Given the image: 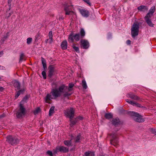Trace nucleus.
<instances>
[{"label": "nucleus", "instance_id": "f257e3e1", "mask_svg": "<svg viewBox=\"0 0 156 156\" xmlns=\"http://www.w3.org/2000/svg\"><path fill=\"white\" fill-rule=\"evenodd\" d=\"M61 94L57 89H53L51 92L48 94L45 98V100L47 101L51 99H55L61 96Z\"/></svg>", "mask_w": 156, "mask_h": 156}, {"label": "nucleus", "instance_id": "f03ea898", "mask_svg": "<svg viewBox=\"0 0 156 156\" xmlns=\"http://www.w3.org/2000/svg\"><path fill=\"white\" fill-rule=\"evenodd\" d=\"M127 114L131 116L132 118L135 121L137 122H142L144 121L142 116L138 113L133 111H129L127 112Z\"/></svg>", "mask_w": 156, "mask_h": 156}, {"label": "nucleus", "instance_id": "7ed1b4c3", "mask_svg": "<svg viewBox=\"0 0 156 156\" xmlns=\"http://www.w3.org/2000/svg\"><path fill=\"white\" fill-rule=\"evenodd\" d=\"M139 23H135L133 24L131 29V33L132 37L134 38L138 35L139 31Z\"/></svg>", "mask_w": 156, "mask_h": 156}, {"label": "nucleus", "instance_id": "20e7f679", "mask_svg": "<svg viewBox=\"0 0 156 156\" xmlns=\"http://www.w3.org/2000/svg\"><path fill=\"white\" fill-rule=\"evenodd\" d=\"M7 141L11 145H14L19 143V140L16 136H9L7 137Z\"/></svg>", "mask_w": 156, "mask_h": 156}, {"label": "nucleus", "instance_id": "39448f33", "mask_svg": "<svg viewBox=\"0 0 156 156\" xmlns=\"http://www.w3.org/2000/svg\"><path fill=\"white\" fill-rule=\"evenodd\" d=\"M80 38H81L80 34H74L72 33L69 35L68 41L69 42L73 43L74 42V40L76 41H78L80 40Z\"/></svg>", "mask_w": 156, "mask_h": 156}, {"label": "nucleus", "instance_id": "423d86ee", "mask_svg": "<svg viewBox=\"0 0 156 156\" xmlns=\"http://www.w3.org/2000/svg\"><path fill=\"white\" fill-rule=\"evenodd\" d=\"M26 113V109L23 107V105L20 104V108L16 113V117L20 119L24 116Z\"/></svg>", "mask_w": 156, "mask_h": 156}, {"label": "nucleus", "instance_id": "0eeeda50", "mask_svg": "<svg viewBox=\"0 0 156 156\" xmlns=\"http://www.w3.org/2000/svg\"><path fill=\"white\" fill-rule=\"evenodd\" d=\"M110 136L112 137V139L110 140L111 144L116 146L119 142L117 134L115 133H113L110 134Z\"/></svg>", "mask_w": 156, "mask_h": 156}, {"label": "nucleus", "instance_id": "6e6552de", "mask_svg": "<svg viewBox=\"0 0 156 156\" xmlns=\"http://www.w3.org/2000/svg\"><path fill=\"white\" fill-rule=\"evenodd\" d=\"M74 110L73 108L68 109L65 111L64 113L66 116L69 117L70 119H73L74 116Z\"/></svg>", "mask_w": 156, "mask_h": 156}, {"label": "nucleus", "instance_id": "1a4fd4ad", "mask_svg": "<svg viewBox=\"0 0 156 156\" xmlns=\"http://www.w3.org/2000/svg\"><path fill=\"white\" fill-rule=\"evenodd\" d=\"M48 76L51 78L54 75L55 71V66L53 65H50L48 67Z\"/></svg>", "mask_w": 156, "mask_h": 156}, {"label": "nucleus", "instance_id": "9d476101", "mask_svg": "<svg viewBox=\"0 0 156 156\" xmlns=\"http://www.w3.org/2000/svg\"><path fill=\"white\" fill-rule=\"evenodd\" d=\"M80 42L81 47L83 48L87 49L89 47V43L87 40L85 39H82L81 40Z\"/></svg>", "mask_w": 156, "mask_h": 156}, {"label": "nucleus", "instance_id": "9b49d317", "mask_svg": "<svg viewBox=\"0 0 156 156\" xmlns=\"http://www.w3.org/2000/svg\"><path fill=\"white\" fill-rule=\"evenodd\" d=\"M60 151L63 153H67L69 151V148L64 146H59L56 148L55 153Z\"/></svg>", "mask_w": 156, "mask_h": 156}, {"label": "nucleus", "instance_id": "f8f14e48", "mask_svg": "<svg viewBox=\"0 0 156 156\" xmlns=\"http://www.w3.org/2000/svg\"><path fill=\"white\" fill-rule=\"evenodd\" d=\"M67 89L68 86L62 84L59 87L58 90L61 94V93H64L66 90H68Z\"/></svg>", "mask_w": 156, "mask_h": 156}, {"label": "nucleus", "instance_id": "ddd939ff", "mask_svg": "<svg viewBox=\"0 0 156 156\" xmlns=\"http://www.w3.org/2000/svg\"><path fill=\"white\" fill-rule=\"evenodd\" d=\"M127 97L134 100H138L140 99V98L137 96L135 95L133 93L130 92L127 94Z\"/></svg>", "mask_w": 156, "mask_h": 156}, {"label": "nucleus", "instance_id": "4468645a", "mask_svg": "<svg viewBox=\"0 0 156 156\" xmlns=\"http://www.w3.org/2000/svg\"><path fill=\"white\" fill-rule=\"evenodd\" d=\"M126 101L128 103L131 104L133 106L140 108H142L143 107V106H141L140 104L137 103L133 101H131L128 99H126Z\"/></svg>", "mask_w": 156, "mask_h": 156}, {"label": "nucleus", "instance_id": "2eb2a0df", "mask_svg": "<svg viewBox=\"0 0 156 156\" xmlns=\"http://www.w3.org/2000/svg\"><path fill=\"white\" fill-rule=\"evenodd\" d=\"M112 124L115 126H117L122 124L121 122L119 119L117 117L116 118L113 119L112 121Z\"/></svg>", "mask_w": 156, "mask_h": 156}, {"label": "nucleus", "instance_id": "dca6fc26", "mask_svg": "<svg viewBox=\"0 0 156 156\" xmlns=\"http://www.w3.org/2000/svg\"><path fill=\"white\" fill-rule=\"evenodd\" d=\"M151 17H149V16H145L144 19L147 23L149 26L153 27L154 24L152 23L151 19Z\"/></svg>", "mask_w": 156, "mask_h": 156}, {"label": "nucleus", "instance_id": "f3484780", "mask_svg": "<svg viewBox=\"0 0 156 156\" xmlns=\"http://www.w3.org/2000/svg\"><path fill=\"white\" fill-rule=\"evenodd\" d=\"M137 9L140 11L145 12L147 11L148 8L146 6L141 5L137 7Z\"/></svg>", "mask_w": 156, "mask_h": 156}, {"label": "nucleus", "instance_id": "a211bd4d", "mask_svg": "<svg viewBox=\"0 0 156 156\" xmlns=\"http://www.w3.org/2000/svg\"><path fill=\"white\" fill-rule=\"evenodd\" d=\"M155 10L154 6L152 7L149 10V12L146 14V16H149V17H152L153 14Z\"/></svg>", "mask_w": 156, "mask_h": 156}, {"label": "nucleus", "instance_id": "6ab92c4d", "mask_svg": "<svg viewBox=\"0 0 156 156\" xmlns=\"http://www.w3.org/2000/svg\"><path fill=\"white\" fill-rule=\"evenodd\" d=\"M80 12L81 15L84 17H87L90 15V13L88 10L85 9L80 10Z\"/></svg>", "mask_w": 156, "mask_h": 156}, {"label": "nucleus", "instance_id": "aec40b11", "mask_svg": "<svg viewBox=\"0 0 156 156\" xmlns=\"http://www.w3.org/2000/svg\"><path fill=\"white\" fill-rule=\"evenodd\" d=\"M67 42L66 40L62 41L61 44V47L63 50H66L67 48Z\"/></svg>", "mask_w": 156, "mask_h": 156}, {"label": "nucleus", "instance_id": "412c9836", "mask_svg": "<svg viewBox=\"0 0 156 156\" xmlns=\"http://www.w3.org/2000/svg\"><path fill=\"white\" fill-rule=\"evenodd\" d=\"M13 85L16 87L17 88L18 90H20V82L16 80H15L14 81Z\"/></svg>", "mask_w": 156, "mask_h": 156}, {"label": "nucleus", "instance_id": "4be33fe9", "mask_svg": "<svg viewBox=\"0 0 156 156\" xmlns=\"http://www.w3.org/2000/svg\"><path fill=\"white\" fill-rule=\"evenodd\" d=\"M41 62L43 65V67L44 70H45L47 69V66L45 60L43 57L41 58Z\"/></svg>", "mask_w": 156, "mask_h": 156}, {"label": "nucleus", "instance_id": "5701e85b", "mask_svg": "<svg viewBox=\"0 0 156 156\" xmlns=\"http://www.w3.org/2000/svg\"><path fill=\"white\" fill-rule=\"evenodd\" d=\"M64 144L68 147L72 146L73 144L72 143L71 140H66L64 141Z\"/></svg>", "mask_w": 156, "mask_h": 156}, {"label": "nucleus", "instance_id": "b1692460", "mask_svg": "<svg viewBox=\"0 0 156 156\" xmlns=\"http://www.w3.org/2000/svg\"><path fill=\"white\" fill-rule=\"evenodd\" d=\"M80 38H83L85 35V32L83 28H81L80 32Z\"/></svg>", "mask_w": 156, "mask_h": 156}, {"label": "nucleus", "instance_id": "393cba45", "mask_svg": "<svg viewBox=\"0 0 156 156\" xmlns=\"http://www.w3.org/2000/svg\"><path fill=\"white\" fill-rule=\"evenodd\" d=\"M70 91L66 90L65 93H63V96L64 98H68L69 96H70L72 94L69 92Z\"/></svg>", "mask_w": 156, "mask_h": 156}, {"label": "nucleus", "instance_id": "a878e982", "mask_svg": "<svg viewBox=\"0 0 156 156\" xmlns=\"http://www.w3.org/2000/svg\"><path fill=\"white\" fill-rule=\"evenodd\" d=\"M77 121L78 120H77V119L76 118L74 119H70V126L72 127L73 126L77 123Z\"/></svg>", "mask_w": 156, "mask_h": 156}, {"label": "nucleus", "instance_id": "bb28decb", "mask_svg": "<svg viewBox=\"0 0 156 156\" xmlns=\"http://www.w3.org/2000/svg\"><path fill=\"white\" fill-rule=\"evenodd\" d=\"M105 117L106 119H109L113 117V115L111 113H106L105 114Z\"/></svg>", "mask_w": 156, "mask_h": 156}, {"label": "nucleus", "instance_id": "cd10ccee", "mask_svg": "<svg viewBox=\"0 0 156 156\" xmlns=\"http://www.w3.org/2000/svg\"><path fill=\"white\" fill-rule=\"evenodd\" d=\"M48 36L49 37V39H50L49 41V43L50 44H51L52 41V32L51 31H50L48 34Z\"/></svg>", "mask_w": 156, "mask_h": 156}, {"label": "nucleus", "instance_id": "c85d7f7f", "mask_svg": "<svg viewBox=\"0 0 156 156\" xmlns=\"http://www.w3.org/2000/svg\"><path fill=\"white\" fill-rule=\"evenodd\" d=\"M25 55L24 53H21L20 56V59L19 62L20 63L22 62L23 60H25L24 59Z\"/></svg>", "mask_w": 156, "mask_h": 156}, {"label": "nucleus", "instance_id": "c756f323", "mask_svg": "<svg viewBox=\"0 0 156 156\" xmlns=\"http://www.w3.org/2000/svg\"><path fill=\"white\" fill-rule=\"evenodd\" d=\"M67 8H64V10L66 12L65 14L66 15H70L71 13H73V12L72 10H69Z\"/></svg>", "mask_w": 156, "mask_h": 156}, {"label": "nucleus", "instance_id": "7c9ffc66", "mask_svg": "<svg viewBox=\"0 0 156 156\" xmlns=\"http://www.w3.org/2000/svg\"><path fill=\"white\" fill-rule=\"evenodd\" d=\"M81 136L80 134L78 135L76 137L75 139V142L77 143L80 142V140L81 139Z\"/></svg>", "mask_w": 156, "mask_h": 156}, {"label": "nucleus", "instance_id": "2f4dec72", "mask_svg": "<svg viewBox=\"0 0 156 156\" xmlns=\"http://www.w3.org/2000/svg\"><path fill=\"white\" fill-rule=\"evenodd\" d=\"M54 106H52L50 108L49 111V115L50 116L52 115L54 112Z\"/></svg>", "mask_w": 156, "mask_h": 156}, {"label": "nucleus", "instance_id": "473e14b6", "mask_svg": "<svg viewBox=\"0 0 156 156\" xmlns=\"http://www.w3.org/2000/svg\"><path fill=\"white\" fill-rule=\"evenodd\" d=\"M82 86L83 88L84 89H86L87 87L86 82L85 80L82 81Z\"/></svg>", "mask_w": 156, "mask_h": 156}, {"label": "nucleus", "instance_id": "72a5a7b5", "mask_svg": "<svg viewBox=\"0 0 156 156\" xmlns=\"http://www.w3.org/2000/svg\"><path fill=\"white\" fill-rule=\"evenodd\" d=\"M83 156H94V154L90 153V152H86Z\"/></svg>", "mask_w": 156, "mask_h": 156}, {"label": "nucleus", "instance_id": "f704fd0d", "mask_svg": "<svg viewBox=\"0 0 156 156\" xmlns=\"http://www.w3.org/2000/svg\"><path fill=\"white\" fill-rule=\"evenodd\" d=\"M9 10H7L6 12V18L8 19L9 17L13 13V11H11L10 12H9Z\"/></svg>", "mask_w": 156, "mask_h": 156}, {"label": "nucleus", "instance_id": "c9c22d12", "mask_svg": "<svg viewBox=\"0 0 156 156\" xmlns=\"http://www.w3.org/2000/svg\"><path fill=\"white\" fill-rule=\"evenodd\" d=\"M72 47L74 50H75L76 52L78 53H80L79 48L78 47L76 46L74 44L73 45Z\"/></svg>", "mask_w": 156, "mask_h": 156}, {"label": "nucleus", "instance_id": "e433bc0d", "mask_svg": "<svg viewBox=\"0 0 156 156\" xmlns=\"http://www.w3.org/2000/svg\"><path fill=\"white\" fill-rule=\"evenodd\" d=\"M74 84L73 83H69V87H68L67 90L68 91H71L72 89V88L74 86Z\"/></svg>", "mask_w": 156, "mask_h": 156}, {"label": "nucleus", "instance_id": "4c0bfd02", "mask_svg": "<svg viewBox=\"0 0 156 156\" xmlns=\"http://www.w3.org/2000/svg\"><path fill=\"white\" fill-rule=\"evenodd\" d=\"M30 97V96L28 95H26L24 97V98H23V99L22 100V101H24V102H26V101L27 100L28 98H29Z\"/></svg>", "mask_w": 156, "mask_h": 156}, {"label": "nucleus", "instance_id": "58836bf2", "mask_svg": "<svg viewBox=\"0 0 156 156\" xmlns=\"http://www.w3.org/2000/svg\"><path fill=\"white\" fill-rule=\"evenodd\" d=\"M32 41V39L31 37H29L27 39V44H29L31 43Z\"/></svg>", "mask_w": 156, "mask_h": 156}, {"label": "nucleus", "instance_id": "ea45409f", "mask_svg": "<svg viewBox=\"0 0 156 156\" xmlns=\"http://www.w3.org/2000/svg\"><path fill=\"white\" fill-rule=\"evenodd\" d=\"M40 110V109L39 108H37L34 111V115H36L39 113Z\"/></svg>", "mask_w": 156, "mask_h": 156}, {"label": "nucleus", "instance_id": "a19ab883", "mask_svg": "<svg viewBox=\"0 0 156 156\" xmlns=\"http://www.w3.org/2000/svg\"><path fill=\"white\" fill-rule=\"evenodd\" d=\"M42 75L43 76V78L45 79L46 78V74L45 71H43L42 72Z\"/></svg>", "mask_w": 156, "mask_h": 156}, {"label": "nucleus", "instance_id": "79ce46f5", "mask_svg": "<svg viewBox=\"0 0 156 156\" xmlns=\"http://www.w3.org/2000/svg\"><path fill=\"white\" fill-rule=\"evenodd\" d=\"M11 2V0H8V4L9 6V8L7 10H9V11L12 8Z\"/></svg>", "mask_w": 156, "mask_h": 156}, {"label": "nucleus", "instance_id": "37998d69", "mask_svg": "<svg viewBox=\"0 0 156 156\" xmlns=\"http://www.w3.org/2000/svg\"><path fill=\"white\" fill-rule=\"evenodd\" d=\"M150 131L153 134H155L156 133V130L153 128H151L150 129Z\"/></svg>", "mask_w": 156, "mask_h": 156}, {"label": "nucleus", "instance_id": "c03bdc74", "mask_svg": "<svg viewBox=\"0 0 156 156\" xmlns=\"http://www.w3.org/2000/svg\"><path fill=\"white\" fill-rule=\"evenodd\" d=\"M85 2H86L87 4L89 5L90 6L91 5V4L89 0H83Z\"/></svg>", "mask_w": 156, "mask_h": 156}, {"label": "nucleus", "instance_id": "a18cd8bd", "mask_svg": "<svg viewBox=\"0 0 156 156\" xmlns=\"http://www.w3.org/2000/svg\"><path fill=\"white\" fill-rule=\"evenodd\" d=\"M21 91V90H19L17 92L16 94L15 95V97L16 98H18V97L21 94L20 93V92Z\"/></svg>", "mask_w": 156, "mask_h": 156}, {"label": "nucleus", "instance_id": "49530a36", "mask_svg": "<svg viewBox=\"0 0 156 156\" xmlns=\"http://www.w3.org/2000/svg\"><path fill=\"white\" fill-rule=\"evenodd\" d=\"M47 154L50 155V156H53V154L52 151H48L47 152Z\"/></svg>", "mask_w": 156, "mask_h": 156}, {"label": "nucleus", "instance_id": "de8ad7c7", "mask_svg": "<svg viewBox=\"0 0 156 156\" xmlns=\"http://www.w3.org/2000/svg\"><path fill=\"white\" fill-rule=\"evenodd\" d=\"M67 8V9L69 10H72V9H71V7L70 5H66V6H65L64 8Z\"/></svg>", "mask_w": 156, "mask_h": 156}, {"label": "nucleus", "instance_id": "09e8293b", "mask_svg": "<svg viewBox=\"0 0 156 156\" xmlns=\"http://www.w3.org/2000/svg\"><path fill=\"white\" fill-rule=\"evenodd\" d=\"M112 35L111 33H109L108 34L107 37L108 39H110L112 38Z\"/></svg>", "mask_w": 156, "mask_h": 156}, {"label": "nucleus", "instance_id": "8fccbe9b", "mask_svg": "<svg viewBox=\"0 0 156 156\" xmlns=\"http://www.w3.org/2000/svg\"><path fill=\"white\" fill-rule=\"evenodd\" d=\"M126 111L123 109L120 110V112L122 114H125L126 113Z\"/></svg>", "mask_w": 156, "mask_h": 156}, {"label": "nucleus", "instance_id": "3c124183", "mask_svg": "<svg viewBox=\"0 0 156 156\" xmlns=\"http://www.w3.org/2000/svg\"><path fill=\"white\" fill-rule=\"evenodd\" d=\"M8 33H7V34H6V35H5L3 37V39H5L6 40L8 37Z\"/></svg>", "mask_w": 156, "mask_h": 156}, {"label": "nucleus", "instance_id": "603ef678", "mask_svg": "<svg viewBox=\"0 0 156 156\" xmlns=\"http://www.w3.org/2000/svg\"><path fill=\"white\" fill-rule=\"evenodd\" d=\"M76 119L78 121V119L80 120H82L83 119V118L82 117L79 116L77 117Z\"/></svg>", "mask_w": 156, "mask_h": 156}, {"label": "nucleus", "instance_id": "864d4df0", "mask_svg": "<svg viewBox=\"0 0 156 156\" xmlns=\"http://www.w3.org/2000/svg\"><path fill=\"white\" fill-rule=\"evenodd\" d=\"M126 42L128 45H130L131 44V41L129 40H128L126 41Z\"/></svg>", "mask_w": 156, "mask_h": 156}, {"label": "nucleus", "instance_id": "5fc2aeb1", "mask_svg": "<svg viewBox=\"0 0 156 156\" xmlns=\"http://www.w3.org/2000/svg\"><path fill=\"white\" fill-rule=\"evenodd\" d=\"M21 90V91L20 92L21 94H23L24 92V91L25 90L24 89L20 90Z\"/></svg>", "mask_w": 156, "mask_h": 156}, {"label": "nucleus", "instance_id": "6e6d98bb", "mask_svg": "<svg viewBox=\"0 0 156 156\" xmlns=\"http://www.w3.org/2000/svg\"><path fill=\"white\" fill-rule=\"evenodd\" d=\"M3 51H0V57H1L3 55Z\"/></svg>", "mask_w": 156, "mask_h": 156}, {"label": "nucleus", "instance_id": "4d7b16f0", "mask_svg": "<svg viewBox=\"0 0 156 156\" xmlns=\"http://www.w3.org/2000/svg\"><path fill=\"white\" fill-rule=\"evenodd\" d=\"M64 19V18L62 16H60L59 17V20L61 21Z\"/></svg>", "mask_w": 156, "mask_h": 156}, {"label": "nucleus", "instance_id": "13d9d810", "mask_svg": "<svg viewBox=\"0 0 156 156\" xmlns=\"http://www.w3.org/2000/svg\"><path fill=\"white\" fill-rule=\"evenodd\" d=\"M4 88L2 87H0V91H2L4 90Z\"/></svg>", "mask_w": 156, "mask_h": 156}, {"label": "nucleus", "instance_id": "bf43d9fd", "mask_svg": "<svg viewBox=\"0 0 156 156\" xmlns=\"http://www.w3.org/2000/svg\"><path fill=\"white\" fill-rule=\"evenodd\" d=\"M5 39H3V38H2V41L4 42V41L5 40Z\"/></svg>", "mask_w": 156, "mask_h": 156}, {"label": "nucleus", "instance_id": "052dcab7", "mask_svg": "<svg viewBox=\"0 0 156 156\" xmlns=\"http://www.w3.org/2000/svg\"><path fill=\"white\" fill-rule=\"evenodd\" d=\"M39 36V35H37L36 36V39L38 38V37Z\"/></svg>", "mask_w": 156, "mask_h": 156}, {"label": "nucleus", "instance_id": "680f3d73", "mask_svg": "<svg viewBox=\"0 0 156 156\" xmlns=\"http://www.w3.org/2000/svg\"><path fill=\"white\" fill-rule=\"evenodd\" d=\"M48 39H47L45 40V42L46 43H48Z\"/></svg>", "mask_w": 156, "mask_h": 156}, {"label": "nucleus", "instance_id": "e2e57ef3", "mask_svg": "<svg viewBox=\"0 0 156 156\" xmlns=\"http://www.w3.org/2000/svg\"><path fill=\"white\" fill-rule=\"evenodd\" d=\"M100 156H104V155H101Z\"/></svg>", "mask_w": 156, "mask_h": 156}, {"label": "nucleus", "instance_id": "0e129e2a", "mask_svg": "<svg viewBox=\"0 0 156 156\" xmlns=\"http://www.w3.org/2000/svg\"><path fill=\"white\" fill-rule=\"evenodd\" d=\"M1 79V77H0V79Z\"/></svg>", "mask_w": 156, "mask_h": 156}, {"label": "nucleus", "instance_id": "69168bd1", "mask_svg": "<svg viewBox=\"0 0 156 156\" xmlns=\"http://www.w3.org/2000/svg\"><path fill=\"white\" fill-rule=\"evenodd\" d=\"M155 135H156V133L155 134Z\"/></svg>", "mask_w": 156, "mask_h": 156}]
</instances>
